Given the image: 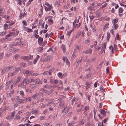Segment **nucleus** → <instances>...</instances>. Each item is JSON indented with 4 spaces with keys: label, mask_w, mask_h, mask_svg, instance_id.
Wrapping results in <instances>:
<instances>
[{
    "label": "nucleus",
    "mask_w": 126,
    "mask_h": 126,
    "mask_svg": "<svg viewBox=\"0 0 126 126\" xmlns=\"http://www.w3.org/2000/svg\"><path fill=\"white\" fill-rule=\"evenodd\" d=\"M13 67V66H10L4 67L1 71V74H3L4 73L8 72L11 69H12Z\"/></svg>",
    "instance_id": "obj_1"
},
{
    "label": "nucleus",
    "mask_w": 126,
    "mask_h": 126,
    "mask_svg": "<svg viewBox=\"0 0 126 126\" xmlns=\"http://www.w3.org/2000/svg\"><path fill=\"white\" fill-rule=\"evenodd\" d=\"M42 93H36L32 96V98L36 100H38L39 99V95H42Z\"/></svg>",
    "instance_id": "obj_2"
},
{
    "label": "nucleus",
    "mask_w": 126,
    "mask_h": 126,
    "mask_svg": "<svg viewBox=\"0 0 126 126\" xmlns=\"http://www.w3.org/2000/svg\"><path fill=\"white\" fill-rule=\"evenodd\" d=\"M82 58L80 60H76L75 62L74 65L76 66V67L78 66L82 61Z\"/></svg>",
    "instance_id": "obj_3"
},
{
    "label": "nucleus",
    "mask_w": 126,
    "mask_h": 126,
    "mask_svg": "<svg viewBox=\"0 0 126 126\" xmlns=\"http://www.w3.org/2000/svg\"><path fill=\"white\" fill-rule=\"evenodd\" d=\"M35 82L36 84H41L42 83V82L41 80H40L38 78H37L35 81Z\"/></svg>",
    "instance_id": "obj_4"
},
{
    "label": "nucleus",
    "mask_w": 126,
    "mask_h": 126,
    "mask_svg": "<svg viewBox=\"0 0 126 126\" xmlns=\"http://www.w3.org/2000/svg\"><path fill=\"white\" fill-rule=\"evenodd\" d=\"M95 58H93L90 59H85L84 60V62H88L90 63H91L92 62L94 61L95 60Z\"/></svg>",
    "instance_id": "obj_5"
},
{
    "label": "nucleus",
    "mask_w": 126,
    "mask_h": 126,
    "mask_svg": "<svg viewBox=\"0 0 126 126\" xmlns=\"http://www.w3.org/2000/svg\"><path fill=\"white\" fill-rule=\"evenodd\" d=\"M24 74H26L27 75L30 76L32 75V73L31 72V71L26 69H24Z\"/></svg>",
    "instance_id": "obj_6"
},
{
    "label": "nucleus",
    "mask_w": 126,
    "mask_h": 126,
    "mask_svg": "<svg viewBox=\"0 0 126 126\" xmlns=\"http://www.w3.org/2000/svg\"><path fill=\"white\" fill-rule=\"evenodd\" d=\"M21 68L20 67H18L17 68H15L14 70V71L15 73H18L19 71H20Z\"/></svg>",
    "instance_id": "obj_7"
},
{
    "label": "nucleus",
    "mask_w": 126,
    "mask_h": 126,
    "mask_svg": "<svg viewBox=\"0 0 126 126\" xmlns=\"http://www.w3.org/2000/svg\"><path fill=\"white\" fill-rule=\"evenodd\" d=\"M50 82L52 84H56L58 83V81L57 80H54L53 79H50Z\"/></svg>",
    "instance_id": "obj_8"
},
{
    "label": "nucleus",
    "mask_w": 126,
    "mask_h": 126,
    "mask_svg": "<svg viewBox=\"0 0 126 126\" xmlns=\"http://www.w3.org/2000/svg\"><path fill=\"white\" fill-rule=\"evenodd\" d=\"M63 60L66 63V64L68 66H69L70 65V63L69 60L66 57L63 58Z\"/></svg>",
    "instance_id": "obj_9"
},
{
    "label": "nucleus",
    "mask_w": 126,
    "mask_h": 126,
    "mask_svg": "<svg viewBox=\"0 0 126 126\" xmlns=\"http://www.w3.org/2000/svg\"><path fill=\"white\" fill-rule=\"evenodd\" d=\"M67 107V106H66L65 107H64V109L62 111V112L63 113V116H64L67 113V111H65V109Z\"/></svg>",
    "instance_id": "obj_10"
},
{
    "label": "nucleus",
    "mask_w": 126,
    "mask_h": 126,
    "mask_svg": "<svg viewBox=\"0 0 126 126\" xmlns=\"http://www.w3.org/2000/svg\"><path fill=\"white\" fill-rule=\"evenodd\" d=\"M61 47L62 50H63V52L64 53L66 51V47L65 45L63 44H62L61 46Z\"/></svg>",
    "instance_id": "obj_11"
},
{
    "label": "nucleus",
    "mask_w": 126,
    "mask_h": 126,
    "mask_svg": "<svg viewBox=\"0 0 126 126\" xmlns=\"http://www.w3.org/2000/svg\"><path fill=\"white\" fill-rule=\"evenodd\" d=\"M107 44V43L106 42H104L103 43L102 47V49L105 50Z\"/></svg>",
    "instance_id": "obj_12"
},
{
    "label": "nucleus",
    "mask_w": 126,
    "mask_h": 126,
    "mask_svg": "<svg viewBox=\"0 0 126 126\" xmlns=\"http://www.w3.org/2000/svg\"><path fill=\"white\" fill-rule=\"evenodd\" d=\"M43 38L41 37H39L38 40V43L39 44H40L43 42Z\"/></svg>",
    "instance_id": "obj_13"
},
{
    "label": "nucleus",
    "mask_w": 126,
    "mask_h": 126,
    "mask_svg": "<svg viewBox=\"0 0 126 126\" xmlns=\"http://www.w3.org/2000/svg\"><path fill=\"white\" fill-rule=\"evenodd\" d=\"M17 39H16L15 41V43H13L12 45V46H17L18 45L19 43L20 42V40H19L18 41H17Z\"/></svg>",
    "instance_id": "obj_14"
},
{
    "label": "nucleus",
    "mask_w": 126,
    "mask_h": 126,
    "mask_svg": "<svg viewBox=\"0 0 126 126\" xmlns=\"http://www.w3.org/2000/svg\"><path fill=\"white\" fill-rule=\"evenodd\" d=\"M58 76L60 78H61L63 77L64 76V77L66 75V74H65L63 75L61 73H58Z\"/></svg>",
    "instance_id": "obj_15"
},
{
    "label": "nucleus",
    "mask_w": 126,
    "mask_h": 126,
    "mask_svg": "<svg viewBox=\"0 0 126 126\" xmlns=\"http://www.w3.org/2000/svg\"><path fill=\"white\" fill-rule=\"evenodd\" d=\"M84 52L85 54H91L92 53V50L91 49H89L88 50L84 51Z\"/></svg>",
    "instance_id": "obj_16"
},
{
    "label": "nucleus",
    "mask_w": 126,
    "mask_h": 126,
    "mask_svg": "<svg viewBox=\"0 0 126 126\" xmlns=\"http://www.w3.org/2000/svg\"><path fill=\"white\" fill-rule=\"evenodd\" d=\"M60 0L56 1L55 2V5L57 7H58L60 5Z\"/></svg>",
    "instance_id": "obj_17"
},
{
    "label": "nucleus",
    "mask_w": 126,
    "mask_h": 126,
    "mask_svg": "<svg viewBox=\"0 0 126 126\" xmlns=\"http://www.w3.org/2000/svg\"><path fill=\"white\" fill-rule=\"evenodd\" d=\"M44 75H51V74L50 72L48 71H45L43 73Z\"/></svg>",
    "instance_id": "obj_18"
},
{
    "label": "nucleus",
    "mask_w": 126,
    "mask_h": 126,
    "mask_svg": "<svg viewBox=\"0 0 126 126\" xmlns=\"http://www.w3.org/2000/svg\"><path fill=\"white\" fill-rule=\"evenodd\" d=\"M32 98L31 97H29L27 98H24V100L26 101L30 102L31 101Z\"/></svg>",
    "instance_id": "obj_19"
},
{
    "label": "nucleus",
    "mask_w": 126,
    "mask_h": 126,
    "mask_svg": "<svg viewBox=\"0 0 126 126\" xmlns=\"http://www.w3.org/2000/svg\"><path fill=\"white\" fill-rule=\"evenodd\" d=\"M26 15V14L25 12H24L23 13H20L19 15V17L21 18H22L23 17Z\"/></svg>",
    "instance_id": "obj_20"
},
{
    "label": "nucleus",
    "mask_w": 126,
    "mask_h": 126,
    "mask_svg": "<svg viewBox=\"0 0 126 126\" xmlns=\"http://www.w3.org/2000/svg\"><path fill=\"white\" fill-rule=\"evenodd\" d=\"M15 72L10 73H9L8 76V77H12V76L15 75Z\"/></svg>",
    "instance_id": "obj_21"
},
{
    "label": "nucleus",
    "mask_w": 126,
    "mask_h": 126,
    "mask_svg": "<svg viewBox=\"0 0 126 126\" xmlns=\"http://www.w3.org/2000/svg\"><path fill=\"white\" fill-rule=\"evenodd\" d=\"M86 86L85 87L86 89H88L90 87L91 84L90 83H89L88 82H86Z\"/></svg>",
    "instance_id": "obj_22"
},
{
    "label": "nucleus",
    "mask_w": 126,
    "mask_h": 126,
    "mask_svg": "<svg viewBox=\"0 0 126 126\" xmlns=\"http://www.w3.org/2000/svg\"><path fill=\"white\" fill-rule=\"evenodd\" d=\"M109 25V24L108 23H107L105 24L103 28V30H106L107 29V28H108Z\"/></svg>",
    "instance_id": "obj_23"
},
{
    "label": "nucleus",
    "mask_w": 126,
    "mask_h": 126,
    "mask_svg": "<svg viewBox=\"0 0 126 126\" xmlns=\"http://www.w3.org/2000/svg\"><path fill=\"white\" fill-rule=\"evenodd\" d=\"M54 102V100H50L48 102V103L47 104V106H48L50 104Z\"/></svg>",
    "instance_id": "obj_24"
},
{
    "label": "nucleus",
    "mask_w": 126,
    "mask_h": 126,
    "mask_svg": "<svg viewBox=\"0 0 126 126\" xmlns=\"http://www.w3.org/2000/svg\"><path fill=\"white\" fill-rule=\"evenodd\" d=\"M101 114L104 115L105 114V111L103 110H101L100 111Z\"/></svg>",
    "instance_id": "obj_25"
},
{
    "label": "nucleus",
    "mask_w": 126,
    "mask_h": 126,
    "mask_svg": "<svg viewBox=\"0 0 126 126\" xmlns=\"http://www.w3.org/2000/svg\"><path fill=\"white\" fill-rule=\"evenodd\" d=\"M38 110L37 109L35 110L32 112V113L33 114L34 113L37 114L38 113Z\"/></svg>",
    "instance_id": "obj_26"
},
{
    "label": "nucleus",
    "mask_w": 126,
    "mask_h": 126,
    "mask_svg": "<svg viewBox=\"0 0 126 126\" xmlns=\"http://www.w3.org/2000/svg\"><path fill=\"white\" fill-rule=\"evenodd\" d=\"M24 83L22 82V83L18 86L21 87L22 88H25L26 87V85H24Z\"/></svg>",
    "instance_id": "obj_27"
},
{
    "label": "nucleus",
    "mask_w": 126,
    "mask_h": 126,
    "mask_svg": "<svg viewBox=\"0 0 126 126\" xmlns=\"http://www.w3.org/2000/svg\"><path fill=\"white\" fill-rule=\"evenodd\" d=\"M75 123L74 122L72 121L70 123H68V126H73V125Z\"/></svg>",
    "instance_id": "obj_28"
},
{
    "label": "nucleus",
    "mask_w": 126,
    "mask_h": 126,
    "mask_svg": "<svg viewBox=\"0 0 126 126\" xmlns=\"http://www.w3.org/2000/svg\"><path fill=\"white\" fill-rule=\"evenodd\" d=\"M13 118V117L11 116H8L6 117V119H7L9 120H10V121H11Z\"/></svg>",
    "instance_id": "obj_29"
},
{
    "label": "nucleus",
    "mask_w": 126,
    "mask_h": 126,
    "mask_svg": "<svg viewBox=\"0 0 126 126\" xmlns=\"http://www.w3.org/2000/svg\"><path fill=\"white\" fill-rule=\"evenodd\" d=\"M60 107L61 108H63L64 106V103L63 102H61L59 104Z\"/></svg>",
    "instance_id": "obj_30"
},
{
    "label": "nucleus",
    "mask_w": 126,
    "mask_h": 126,
    "mask_svg": "<svg viewBox=\"0 0 126 126\" xmlns=\"http://www.w3.org/2000/svg\"><path fill=\"white\" fill-rule=\"evenodd\" d=\"M6 33V31H3L2 32H0V36H2Z\"/></svg>",
    "instance_id": "obj_31"
},
{
    "label": "nucleus",
    "mask_w": 126,
    "mask_h": 126,
    "mask_svg": "<svg viewBox=\"0 0 126 126\" xmlns=\"http://www.w3.org/2000/svg\"><path fill=\"white\" fill-rule=\"evenodd\" d=\"M4 29L5 30H6L8 28V26L7 24L5 23L4 25Z\"/></svg>",
    "instance_id": "obj_32"
},
{
    "label": "nucleus",
    "mask_w": 126,
    "mask_h": 126,
    "mask_svg": "<svg viewBox=\"0 0 126 126\" xmlns=\"http://www.w3.org/2000/svg\"><path fill=\"white\" fill-rule=\"evenodd\" d=\"M85 121V120L84 119H82L79 122V124L82 125L84 124Z\"/></svg>",
    "instance_id": "obj_33"
},
{
    "label": "nucleus",
    "mask_w": 126,
    "mask_h": 126,
    "mask_svg": "<svg viewBox=\"0 0 126 126\" xmlns=\"http://www.w3.org/2000/svg\"><path fill=\"white\" fill-rule=\"evenodd\" d=\"M13 81L12 80L9 81L8 82H7L6 83V86H8L10 84V83H12Z\"/></svg>",
    "instance_id": "obj_34"
},
{
    "label": "nucleus",
    "mask_w": 126,
    "mask_h": 126,
    "mask_svg": "<svg viewBox=\"0 0 126 126\" xmlns=\"http://www.w3.org/2000/svg\"><path fill=\"white\" fill-rule=\"evenodd\" d=\"M30 87L32 89L35 88L36 87V85L35 84H31L30 86Z\"/></svg>",
    "instance_id": "obj_35"
},
{
    "label": "nucleus",
    "mask_w": 126,
    "mask_h": 126,
    "mask_svg": "<svg viewBox=\"0 0 126 126\" xmlns=\"http://www.w3.org/2000/svg\"><path fill=\"white\" fill-rule=\"evenodd\" d=\"M101 5L102 6V7H101V8H104V7H106V5H107V3L105 2H104L102 3L101 4Z\"/></svg>",
    "instance_id": "obj_36"
},
{
    "label": "nucleus",
    "mask_w": 126,
    "mask_h": 126,
    "mask_svg": "<svg viewBox=\"0 0 126 126\" xmlns=\"http://www.w3.org/2000/svg\"><path fill=\"white\" fill-rule=\"evenodd\" d=\"M91 75L89 74H87L85 76V79H88L91 76Z\"/></svg>",
    "instance_id": "obj_37"
},
{
    "label": "nucleus",
    "mask_w": 126,
    "mask_h": 126,
    "mask_svg": "<svg viewBox=\"0 0 126 126\" xmlns=\"http://www.w3.org/2000/svg\"><path fill=\"white\" fill-rule=\"evenodd\" d=\"M112 21H113V24H115L118 21V20L117 18L116 19H112Z\"/></svg>",
    "instance_id": "obj_38"
},
{
    "label": "nucleus",
    "mask_w": 126,
    "mask_h": 126,
    "mask_svg": "<svg viewBox=\"0 0 126 126\" xmlns=\"http://www.w3.org/2000/svg\"><path fill=\"white\" fill-rule=\"evenodd\" d=\"M72 31V30H70L68 31L67 33V35L69 36H70V34L71 33Z\"/></svg>",
    "instance_id": "obj_39"
},
{
    "label": "nucleus",
    "mask_w": 126,
    "mask_h": 126,
    "mask_svg": "<svg viewBox=\"0 0 126 126\" xmlns=\"http://www.w3.org/2000/svg\"><path fill=\"white\" fill-rule=\"evenodd\" d=\"M24 100L19 99L17 101V103L19 104H20L22 103Z\"/></svg>",
    "instance_id": "obj_40"
},
{
    "label": "nucleus",
    "mask_w": 126,
    "mask_h": 126,
    "mask_svg": "<svg viewBox=\"0 0 126 126\" xmlns=\"http://www.w3.org/2000/svg\"><path fill=\"white\" fill-rule=\"evenodd\" d=\"M22 83H25L26 85L27 84V80L26 78L24 79V80L22 82Z\"/></svg>",
    "instance_id": "obj_41"
},
{
    "label": "nucleus",
    "mask_w": 126,
    "mask_h": 126,
    "mask_svg": "<svg viewBox=\"0 0 126 126\" xmlns=\"http://www.w3.org/2000/svg\"><path fill=\"white\" fill-rule=\"evenodd\" d=\"M21 79V77L20 76H19L17 77V78L16 80V81L17 82H18Z\"/></svg>",
    "instance_id": "obj_42"
},
{
    "label": "nucleus",
    "mask_w": 126,
    "mask_h": 126,
    "mask_svg": "<svg viewBox=\"0 0 126 126\" xmlns=\"http://www.w3.org/2000/svg\"><path fill=\"white\" fill-rule=\"evenodd\" d=\"M20 118V116L18 115H15V119H17V120L19 119Z\"/></svg>",
    "instance_id": "obj_43"
},
{
    "label": "nucleus",
    "mask_w": 126,
    "mask_h": 126,
    "mask_svg": "<svg viewBox=\"0 0 126 126\" xmlns=\"http://www.w3.org/2000/svg\"><path fill=\"white\" fill-rule=\"evenodd\" d=\"M49 59V57H47L45 58L44 59H43L42 61L43 62H46Z\"/></svg>",
    "instance_id": "obj_44"
},
{
    "label": "nucleus",
    "mask_w": 126,
    "mask_h": 126,
    "mask_svg": "<svg viewBox=\"0 0 126 126\" xmlns=\"http://www.w3.org/2000/svg\"><path fill=\"white\" fill-rule=\"evenodd\" d=\"M3 53H1L0 54V60H1L3 58Z\"/></svg>",
    "instance_id": "obj_45"
},
{
    "label": "nucleus",
    "mask_w": 126,
    "mask_h": 126,
    "mask_svg": "<svg viewBox=\"0 0 126 126\" xmlns=\"http://www.w3.org/2000/svg\"><path fill=\"white\" fill-rule=\"evenodd\" d=\"M93 112L94 113V118L95 119L96 121H97L98 120L96 118H95L96 112L95 110V109H94Z\"/></svg>",
    "instance_id": "obj_46"
},
{
    "label": "nucleus",
    "mask_w": 126,
    "mask_h": 126,
    "mask_svg": "<svg viewBox=\"0 0 126 126\" xmlns=\"http://www.w3.org/2000/svg\"><path fill=\"white\" fill-rule=\"evenodd\" d=\"M33 31V30L31 29L28 28L27 31V32H31Z\"/></svg>",
    "instance_id": "obj_47"
},
{
    "label": "nucleus",
    "mask_w": 126,
    "mask_h": 126,
    "mask_svg": "<svg viewBox=\"0 0 126 126\" xmlns=\"http://www.w3.org/2000/svg\"><path fill=\"white\" fill-rule=\"evenodd\" d=\"M22 58L24 60H26L27 61L28 60V56H23L22 57Z\"/></svg>",
    "instance_id": "obj_48"
},
{
    "label": "nucleus",
    "mask_w": 126,
    "mask_h": 126,
    "mask_svg": "<svg viewBox=\"0 0 126 126\" xmlns=\"http://www.w3.org/2000/svg\"><path fill=\"white\" fill-rule=\"evenodd\" d=\"M10 16L8 15H5L4 16V18L6 20H8L10 18Z\"/></svg>",
    "instance_id": "obj_49"
},
{
    "label": "nucleus",
    "mask_w": 126,
    "mask_h": 126,
    "mask_svg": "<svg viewBox=\"0 0 126 126\" xmlns=\"http://www.w3.org/2000/svg\"><path fill=\"white\" fill-rule=\"evenodd\" d=\"M18 51V50L14 48L13 49V50L11 51V52H16Z\"/></svg>",
    "instance_id": "obj_50"
},
{
    "label": "nucleus",
    "mask_w": 126,
    "mask_h": 126,
    "mask_svg": "<svg viewBox=\"0 0 126 126\" xmlns=\"http://www.w3.org/2000/svg\"><path fill=\"white\" fill-rule=\"evenodd\" d=\"M123 9L122 8H119L118 13H122L123 12Z\"/></svg>",
    "instance_id": "obj_51"
},
{
    "label": "nucleus",
    "mask_w": 126,
    "mask_h": 126,
    "mask_svg": "<svg viewBox=\"0 0 126 126\" xmlns=\"http://www.w3.org/2000/svg\"><path fill=\"white\" fill-rule=\"evenodd\" d=\"M100 91L102 92H104V90L103 89V86H100Z\"/></svg>",
    "instance_id": "obj_52"
},
{
    "label": "nucleus",
    "mask_w": 126,
    "mask_h": 126,
    "mask_svg": "<svg viewBox=\"0 0 126 126\" xmlns=\"http://www.w3.org/2000/svg\"><path fill=\"white\" fill-rule=\"evenodd\" d=\"M38 75L39 74L38 73H32V75H31L33 76H36Z\"/></svg>",
    "instance_id": "obj_53"
},
{
    "label": "nucleus",
    "mask_w": 126,
    "mask_h": 126,
    "mask_svg": "<svg viewBox=\"0 0 126 126\" xmlns=\"http://www.w3.org/2000/svg\"><path fill=\"white\" fill-rule=\"evenodd\" d=\"M22 23L24 25L26 26L27 25V24L26 21H25V20L23 21Z\"/></svg>",
    "instance_id": "obj_54"
},
{
    "label": "nucleus",
    "mask_w": 126,
    "mask_h": 126,
    "mask_svg": "<svg viewBox=\"0 0 126 126\" xmlns=\"http://www.w3.org/2000/svg\"><path fill=\"white\" fill-rule=\"evenodd\" d=\"M12 35L10 33L9 34L7 35L5 37V39H7L8 37Z\"/></svg>",
    "instance_id": "obj_55"
},
{
    "label": "nucleus",
    "mask_w": 126,
    "mask_h": 126,
    "mask_svg": "<svg viewBox=\"0 0 126 126\" xmlns=\"http://www.w3.org/2000/svg\"><path fill=\"white\" fill-rule=\"evenodd\" d=\"M5 10V9L2 8H0V12L4 11Z\"/></svg>",
    "instance_id": "obj_56"
},
{
    "label": "nucleus",
    "mask_w": 126,
    "mask_h": 126,
    "mask_svg": "<svg viewBox=\"0 0 126 126\" xmlns=\"http://www.w3.org/2000/svg\"><path fill=\"white\" fill-rule=\"evenodd\" d=\"M28 60L30 59H32L33 58V56L29 55V56H28Z\"/></svg>",
    "instance_id": "obj_57"
},
{
    "label": "nucleus",
    "mask_w": 126,
    "mask_h": 126,
    "mask_svg": "<svg viewBox=\"0 0 126 126\" xmlns=\"http://www.w3.org/2000/svg\"><path fill=\"white\" fill-rule=\"evenodd\" d=\"M21 65L22 66L24 67H25L26 64L25 63H21Z\"/></svg>",
    "instance_id": "obj_58"
},
{
    "label": "nucleus",
    "mask_w": 126,
    "mask_h": 126,
    "mask_svg": "<svg viewBox=\"0 0 126 126\" xmlns=\"http://www.w3.org/2000/svg\"><path fill=\"white\" fill-rule=\"evenodd\" d=\"M93 7H92L91 6H90V7H89L88 8V9L89 10L92 11V10H93Z\"/></svg>",
    "instance_id": "obj_59"
},
{
    "label": "nucleus",
    "mask_w": 126,
    "mask_h": 126,
    "mask_svg": "<svg viewBox=\"0 0 126 126\" xmlns=\"http://www.w3.org/2000/svg\"><path fill=\"white\" fill-rule=\"evenodd\" d=\"M43 125L45 126H48L49 125V123L45 122L43 123Z\"/></svg>",
    "instance_id": "obj_60"
},
{
    "label": "nucleus",
    "mask_w": 126,
    "mask_h": 126,
    "mask_svg": "<svg viewBox=\"0 0 126 126\" xmlns=\"http://www.w3.org/2000/svg\"><path fill=\"white\" fill-rule=\"evenodd\" d=\"M15 114V111H13L11 113V116L13 117H14Z\"/></svg>",
    "instance_id": "obj_61"
},
{
    "label": "nucleus",
    "mask_w": 126,
    "mask_h": 126,
    "mask_svg": "<svg viewBox=\"0 0 126 126\" xmlns=\"http://www.w3.org/2000/svg\"><path fill=\"white\" fill-rule=\"evenodd\" d=\"M43 49V48L42 47H40L39 48V49L38 51L39 52H40Z\"/></svg>",
    "instance_id": "obj_62"
},
{
    "label": "nucleus",
    "mask_w": 126,
    "mask_h": 126,
    "mask_svg": "<svg viewBox=\"0 0 126 126\" xmlns=\"http://www.w3.org/2000/svg\"><path fill=\"white\" fill-rule=\"evenodd\" d=\"M15 98L16 99V101H18L19 99V97L18 96H16L15 97Z\"/></svg>",
    "instance_id": "obj_63"
},
{
    "label": "nucleus",
    "mask_w": 126,
    "mask_h": 126,
    "mask_svg": "<svg viewBox=\"0 0 126 126\" xmlns=\"http://www.w3.org/2000/svg\"><path fill=\"white\" fill-rule=\"evenodd\" d=\"M85 44H87L89 43L90 42V40L89 39L86 40L85 41Z\"/></svg>",
    "instance_id": "obj_64"
}]
</instances>
